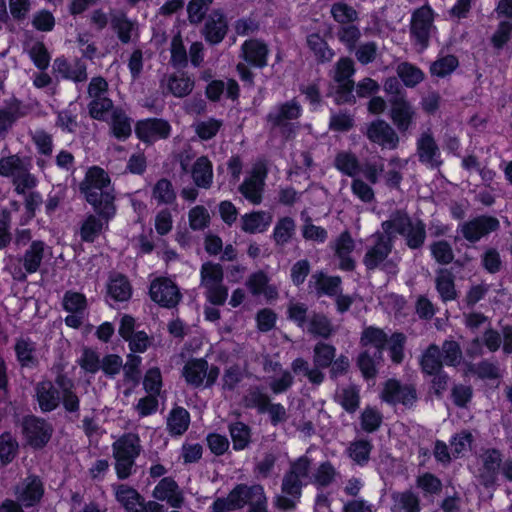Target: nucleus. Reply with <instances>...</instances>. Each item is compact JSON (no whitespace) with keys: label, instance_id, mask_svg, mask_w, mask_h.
<instances>
[{"label":"nucleus","instance_id":"obj_27","mask_svg":"<svg viewBox=\"0 0 512 512\" xmlns=\"http://www.w3.org/2000/svg\"><path fill=\"white\" fill-rule=\"evenodd\" d=\"M435 288L444 303L454 301L458 297L453 273L446 268L436 271Z\"/></svg>","mask_w":512,"mask_h":512},{"label":"nucleus","instance_id":"obj_2","mask_svg":"<svg viewBox=\"0 0 512 512\" xmlns=\"http://www.w3.org/2000/svg\"><path fill=\"white\" fill-rule=\"evenodd\" d=\"M311 461L302 456L290 464L289 470L282 479V495H277L274 505L282 511H292L296 508L302 495L303 480L308 477Z\"/></svg>","mask_w":512,"mask_h":512},{"label":"nucleus","instance_id":"obj_53","mask_svg":"<svg viewBox=\"0 0 512 512\" xmlns=\"http://www.w3.org/2000/svg\"><path fill=\"white\" fill-rule=\"evenodd\" d=\"M307 45L320 62H328L334 56V52L328 47L327 43L319 34L314 33L308 35Z\"/></svg>","mask_w":512,"mask_h":512},{"label":"nucleus","instance_id":"obj_17","mask_svg":"<svg viewBox=\"0 0 512 512\" xmlns=\"http://www.w3.org/2000/svg\"><path fill=\"white\" fill-rule=\"evenodd\" d=\"M382 398L391 404L401 403L412 407L417 401V392L412 385H401L399 381L390 379L385 384Z\"/></svg>","mask_w":512,"mask_h":512},{"label":"nucleus","instance_id":"obj_22","mask_svg":"<svg viewBox=\"0 0 512 512\" xmlns=\"http://www.w3.org/2000/svg\"><path fill=\"white\" fill-rule=\"evenodd\" d=\"M391 119L400 132L407 131L415 117V110L405 96L391 97Z\"/></svg>","mask_w":512,"mask_h":512},{"label":"nucleus","instance_id":"obj_11","mask_svg":"<svg viewBox=\"0 0 512 512\" xmlns=\"http://www.w3.org/2000/svg\"><path fill=\"white\" fill-rule=\"evenodd\" d=\"M500 222L492 216H479L460 225L462 236L469 242L475 243L482 237L498 230Z\"/></svg>","mask_w":512,"mask_h":512},{"label":"nucleus","instance_id":"obj_55","mask_svg":"<svg viewBox=\"0 0 512 512\" xmlns=\"http://www.w3.org/2000/svg\"><path fill=\"white\" fill-rule=\"evenodd\" d=\"M434 260L441 265H448L454 259V251L451 244L446 240L434 241L429 246Z\"/></svg>","mask_w":512,"mask_h":512},{"label":"nucleus","instance_id":"obj_32","mask_svg":"<svg viewBox=\"0 0 512 512\" xmlns=\"http://www.w3.org/2000/svg\"><path fill=\"white\" fill-rule=\"evenodd\" d=\"M192 178L196 186L208 189L212 185V163L206 156L199 157L192 167Z\"/></svg>","mask_w":512,"mask_h":512},{"label":"nucleus","instance_id":"obj_6","mask_svg":"<svg viewBox=\"0 0 512 512\" xmlns=\"http://www.w3.org/2000/svg\"><path fill=\"white\" fill-rule=\"evenodd\" d=\"M302 107L298 101L292 99L274 107L266 120L272 128H279L282 135L289 138L294 133V125L290 123L301 116Z\"/></svg>","mask_w":512,"mask_h":512},{"label":"nucleus","instance_id":"obj_62","mask_svg":"<svg viewBox=\"0 0 512 512\" xmlns=\"http://www.w3.org/2000/svg\"><path fill=\"white\" fill-rule=\"evenodd\" d=\"M103 223L95 215H89L83 222L80 229L82 241L93 242L101 233Z\"/></svg>","mask_w":512,"mask_h":512},{"label":"nucleus","instance_id":"obj_56","mask_svg":"<svg viewBox=\"0 0 512 512\" xmlns=\"http://www.w3.org/2000/svg\"><path fill=\"white\" fill-rule=\"evenodd\" d=\"M388 341L386 333L375 327H368L364 329L361 336V344L363 346H372V350H381L383 353V349Z\"/></svg>","mask_w":512,"mask_h":512},{"label":"nucleus","instance_id":"obj_48","mask_svg":"<svg viewBox=\"0 0 512 512\" xmlns=\"http://www.w3.org/2000/svg\"><path fill=\"white\" fill-rule=\"evenodd\" d=\"M28 163H30L28 158L20 157L18 154L2 157L0 158V176L11 179Z\"/></svg>","mask_w":512,"mask_h":512},{"label":"nucleus","instance_id":"obj_58","mask_svg":"<svg viewBox=\"0 0 512 512\" xmlns=\"http://www.w3.org/2000/svg\"><path fill=\"white\" fill-rule=\"evenodd\" d=\"M141 363L142 358L140 356L133 353L127 355L126 363L122 366L124 381L132 383L133 386L139 384L141 379Z\"/></svg>","mask_w":512,"mask_h":512},{"label":"nucleus","instance_id":"obj_30","mask_svg":"<svg viewBox=\"0 0 512 512\" xmlns=\"http://www.w3.org/2000/svg\"><path fill=\"white\" fill-rule=\"evenodd\" d=\"M116 500L127 512H139L144 497L133 487L126 484L115 486Z\"/></svg>","mask_w":512,"mask_h":512},{"label":"nucleus","instance_id":"obj_43","mask_svg":"<svg viewBox=\"0 0 512 512\" xmlns=\"http://www.w3.org/2000/svg\"><path fill=\"white\" fill-rule=\"evenodd\" d=\"M394 507L404 512H420V498L411 490L397 492L392 495Z\"/></svg>","mask_w":512,"mask_h":512},{"label":"nucleus","instance_id":"obj_40","mask_svg":"<svg viewBox=\"0 0 512 512\" xmlns=\"http://www.w3.org/2000/svg\"><path fill=\"white\" fill-rule=\"evenodd\" d=\"M443 364L440 347L436 344L429 345L423 352L420 360L422 371L428 375H432L433 373L443 370Z\"/></svg>","mask_w":512,"mask_h":512},{"label":"nucleus","instance_id":"obj_1","mask_svg":"<svg viewBox=\"0 0 512 512\" xmlns=\"http://www.w3.org/2000/svg\"><path fill=\"white\" fill-rule=\"evenodd\" d=\"M381 228L392 237L393 242L396 235L402 236L406 246L411 250L422 249L427 238L425 223L421 219L413 220L401 209L393 211L389 218L381 223Z\"/></svg>","mask_w":512,"mask_h":512},{"label":"nucleus","instance_id":"obj_33","mask_svg":"<svg viewBox=\"0 0 512 512\" xmlns=\"http://www.w3.org/2000/svg\"><path fill=\"white\" fill-rule=\"evenodd\" d=\"M208 369V362L205 359L189 360L183 368V376L188 384L199 387L204 383Z\"/></svg>","mask_w":512,"mask_h":512},{"label":"nucleus","instance_id":"obj_24","mask_svg":"<svg viewBox=\"0 0 512 512\" xmlns=\"http://www.w3.org/2000/svg\"><path fill=\"white\" fill-rule=\"evenodd\" d=\"M268 53V46L259 39L246 40L241 46L242 57L248 64L254 67H265L267 65Z\"/></svg>","mask_w":512,"mask_h":512},{"label":"nucleus","instance_id":"obj_45","mask_svg":"<svg viewBox=\"0 0 512 512\" xmlns=\"http://www.w3.org/2000/svg\"><path fill=\"white\" fill-rule=\"evenodd\" d=\"M201 286L209 287L223 283V268L218 263L205 262L200 269Z\"/></svg>","mask_w":512,"mask_h":512},{"label":"nucleus","instance_id":"obj_29","mask_svg":"<svg viewBox=\"0 0 512 512\" xmlns=\"http://www.w3.org/2000/svg\"><path fill=\"white\" fill-rule=\"evenodd\" d=\"M55 70L64 78L74 82H85L88 78L87 66L81 60H76L74 64H69L64 58H57L54 61Z\"/></svg>","mask_w":512,"mask_h":512},{"label":"nucleus","instance_id":"obj_18","mask_svg":"<svg viewBox=\"0 0 512 512\" xmlns=\"http://www.w3.org/2000/svg\"><path fill=\"white\" fill-rule=\"evenodd\" d=\"M265 178L266 170L262 167H255L250 176L239 186L238 190L247 201L253 205H258L262 202Z\"/></svg>","mask_w":512,"mask_h":512},{"label":"nucleus","instance_id":"obj_46","mask_svg":"<svg viewBox=\"0 0 512 512\" xmlns=\"http://www.w3.org/2000/svg\"><path fill=\"white\" fill-rule=\"evenodd\" d=\"M80 187H92L93 189L99 187L104 188V190L114 191L108 174L99 167H92L87 171L85 179L80 184Z\"/></svg>","mask_w":512,"mask_h":512},{"label":"nucleus","instance_id":"obj_4","mask_svg":"<svg viewBox=\"0 0 512 512\" xmlns=\"http://www.w3.org/2000/svg\"><path fill=\"white\" fill-rule=\"evenodd\" d=\"M141 451V440L136 433H124L112 444L115 470L119 479H127L133 473L136 458Z\"/></svg>","mask_w":512,"mask_h":512},{"label":"nucleus","instance_id":"obj_63","mask_svg":"<svg viewBox=\"0 0 512 512\" xmlns=\"http://www.w3.org/2000/svg\"><path fill=\"white\" fill-rule=\"evenodd\" d=\"M331 14L334 20L340 24H349L358 19L357 11L344 2L333 4Z\"/></svg>","mask_w":512,"mask_h":512},{"label":"nucleus","instance_id":"obj_39","mask_svg":"<svg viewBox=\"0 0 512 512\" xmlns=\"http://www.w3.org/2000/svg\"><path fill=\"white\" fill-rule=\"evenodd\" d=\"M372 449L373 444L371 441L367 439H357L349 444L346 452L355 464L365 466L370 460Z\"/></svg>","mask_w":512,"mask_h":512},{"label":"nucleus","instance_id":"obj_52","mask_svg":"<svg viewBox=\"0 0 512 512\" xmlns=\"http://www.w3.org/2000/svg\"><path fill=\"white\" fill-rule=\"evenodd\" d=\"M296 225L292 218L283 217L275 225L273 238L277 245H285L295 234Z\"/></svg>","mask_w":512,"mask_h":512},{"label":"nucleus","instance_id":"obj_36","mask_svg":"<svg viewBox=\"0 0 512 512\" xmlns=\"http://www.w3.org/2000/svg\"><path fill=\"white\" fill-rule=\"evenodd\" d=\"M312 279L319 297L322 295L334 297L342 291V280L339 276H327L323 272H317L312 275Z\"/></svg>","mask_w":512,"mask_h":512},{"label":"nucleus","instance_id":"obj_23","mask_svg":"<svg viewBox=\"0 0 512 512\" xmlns=\"http://www.w3.org/2000/svg\"><path fill=\"white\" fill-rule=\"evenodd\" d=\"M152 496L159 501H166L173 508H180L184 502L182 491L171 477L162 478L155 486Z\"/></svg>","mask_w":512,"mask_h":512},{"label":"nucleus","instance_id":"obj_21","mask_svg":"<svg viewBox=\"0 0 512 512\" xmlns=\"http://www.w3.org/2000/svg\"><path fill=\"white\" fill-rule=\"evenodd\" d=\"M171 126L163 119L149 118L136 124L135 132L139 139L145 142H153L165 139L170 135Z\"/></svg>","mask_w":512,"mask_h":512},{"label":"nucleus","instance_id":"obj_47","mask_svg":"<svg viewBox=\"0 0 512 512\" xmlns=\"http://www.w3.org/2000/svg\"><path fill=\"white\" fill-rule=\"evenodd\" d=\"M152 199L158 205L172 204L176 200V192L171 181L166 178L158 180L152 189Z\"/></svg>","mask_w":512,"mask_h":512},{"label":"nucleus","instance_id":"obj_7","mask_svg":"<svg viewBox=\"0 0 512 512\" xmlns=\"http://www.w3.org/2000/svg\"><path fill=\"white\" fill-rule=\"evenodd\" d=\"M436 30L434 12L430 6L424 5L416 9L411 17L410 33L421 50L428 47L431 34Z\"/></svg>","mask_w":512,"mask_h":512},{"label":"nucleus","instance_id":"obj_49","mask_svg":"<svg viewBox=\"0 0 512 512\" xmlns=\"http://www.w3.org/2000/svg\"><path fill=\"white\" fill-rule=\"evenodd\" d=\"M308 332L314 336L328 339L334 332L331 321L324 314L314 313L309 319Z\"/></svg>","mask_w":512,"mask_h":512},{"label":"nucleus","instance_id":"obj_34","mask_svg":"<svg viewBox=\"0 0 512 512\" xmlns=\"http://www.w3.org/2000/svg\"><path fill=\"white\" fill-rule=\"evenodd\" d=\"M334 166L342 174L355 178L362 170L358 157L350 151H340L334 158Z\"/></svg>","mask_w":512,"mask_h":512},{"label":"nucleus","instance_id":"obj_35","mask_svg":"<svg viewBox=\"0 0 512 512\" xmlns=\"http://www.w3.org/2000/svg\"><path fill=\"white\" fill-rule=\"evenodd\" d=\"M190 425V414L183 407L173 408L167 417V430L172 436L183 435Z\"/></svg>","mask_w":512,"mask_h":512},{"label":"nucleus","instance_id":"obj_16","mask_svg":"<svg viewBox=\"0 0 512 512\" xmlns=\"http://www.w3.org/2000/svg\"><path fill=\"white\" fill-rule=\"evenodd\" d=\"M111 29L122 44H129L139 39V24L130 19L125 12L118 11L110 16Z\"/></svg>","mask_w":512,"mask_h":512},{"label":"nucleus","instance_id":"obj_10","mask_svg":"<svg viewBox=\"0 0 512 512\" xmlns=\"http://www.w3.org/2000/svg\"><path fill=\"white\" fill-rule=\"evenodd\" d=\"M81 193L84 194L86 201L91 204L94 210L104 219L108 220L115 214L113 191L97 187H80Z\"/></svg>","mask_w":512,"mask_h":512},{"label":"nucleus","instance_id":"obj_3","mask_svg":"<svg viewBox=\"0 0 512 512\" xmlns=\"http://www.w3.org/2000/svg\"><path fill=\"white\" fill-rule=\"evenodd\" d=\"M394 248L392 237L384 230L376 232L371 236L370 243L366 246L363 256V265L366 270H382L388 274L395 275L398 272L397 263L389 256Z\"/></svg>","mask_w":512,"mask_h":512},{"label":"nucleus","instance_id":"obj_59","mask_svg":"<svg viewBox=\"0 0 512 512\" xmlns=\"http://www.w3.org/2000/svg\"><path fill=\"white\" fill-rule=\"evenodd\" d=\"M459 66V61L454 55H445L439 57L431 64L430 72L437 77H446L450 75Z\"/></svg>","mask_w":512,"mask_h":512},{"label":"nucleus","instance_id":"obj_41","mask_svg":"<svg viewBox=\"0 0 512 512\" xmlns=\"http://www.w3.org/2000/svg\"><path fill=\"white\" fill-rule=\"evenodd\" d=\"M336 357V348L325 342H318L313 348V364L319 370L329 368Z\"/></svg>","mask_w":512,"mask_h":512},{"label":"nucleus","instance_id":"obj_38","mask_svg":"<svg viewBox=\"0 0 512 512\" xmlns=\"http://www.w3.org/2000/svg\"><path fill=\"white\" fill-rule=\"evenodd\" d=\"M291 369L296 375L302 374L313 385H321L324 382L325 374L313 364L310 366L309 362L302 357H298L291 363Z\"/></svg>","mask_w":512,"mask_h":512},{"label":"nucleus","instance_id":"obj_51","mask_svg":"<svg viewBox=\"0 0 512 512\" xmlns=\"http://www.w3.org/2000/svg\"><path fill=\"white\" fill-rule=\"evenodd\" d=\"M270 397L260 387H251L243 397V404L246 408H255L259 413H265L270 402Z\"/></svg>","mask_w":512,"mask_h":512},{"label":"nucleus","instance_id":"obj_19","mask_svg":"<svg viewBox=\"0 0 512 512\" xmlns=\"http://www.w3.org/2000/svg\"><path fill=\"white\" fill-rule=\"evenodd\" d=\"M501 464L502 456L498 450L488 449L483 453L478 477L484 487L491 488L496 485Z\"/></svg>","mask_w":512,"mask_h":512},{"label":"nucleus","instance_id":"obj_12","mask_svg":"<svg viewBox=\"0 0 512 512\" xmlns=\"http://www.w3.org/2000/svg\"><path fill=\"white\" fill-rule=\"evenodd\" d=\"M416 147L418 159L422 164L431 169L439 168L442 165L440 148L430 130L421 133Z\"/></svg>","mask_w":512,"mask_h":512},{"label":"nucleus","instance_id":"obj_5","mask_svg":"<svg viewBox=\"0 0 512 512\" xmlns=\"http://www.w3.org/2000/svg\"><path fill=\"white\" fill-rule=\"evenodd\" d=\"M231 501L237 509L248 505L247 512H267V497L262 485L238 484L231 491Z\"/></svg>","mask_w":512,"mask_h":512},{"label":"nucleus","instance_id":"obj_15","mask_svg":"<svg viewBox=\"0 0 512 512\" xmlns=\"http://www.w3.org/2000/svg\"><path fill=\"white\" fill-rule=\"evenodd\" d=\"M44 487L38 476L29 475L15 488V495L24 507L29 508L38 504L43 497Z\"/></svg>","mask_w":512,"mask_h":512},{"label":"nucleus","instance_id":"obj_14","mask_svg":"<svg viewBox=\"0 0 512 512\" xmlns=\"http://www.w3.org/2000/svg\"><path fill=\"white\" fill-rule=\"evenodd\" d=\"M228 22L224 13L217 9L213 10L206 18L201 34L210 45H218L226 37Z\"/></svg>","mask_w":512,"mask_h":512},{"label":"nucleus","instance_id":"obj_13","mask_svg":"<svg viewBox=\"0 0 512 512\" xmlns=\"http://www.w3.org/2000/svg\"><path fill=\"white\" fill-rule=\"evenodd\" d=\"M46 245L41 240L33 241L24 255L19 259L25 271L21 268L15 269L13 278L18 281L26 280V273L32 274L38 271L44 258Z\"/></svg>","mask_w":512,"mask_h":512},{"label":"nucleus","instance_id":"obj_60","mask_svg":"<svg viewBox=\"0 0 512 512\" xmlns=\"http://www.w3.org/2000/svg\"><path fill=\"white\" fill-rule=\"evenodd\" d=\"M397 74L407 87L416 86L424 78V74L419 68L407 62L398 65Z\"/></svg>","mask_w":512,"mask_h":512},{"label":"nucleus","instance_id":"obj_54","mask_svg":"<svg viewBox=\"0 0 512 512\" xmlns=\"http://www.w3.org/2000/svg\"><path fill=\"white\" fill-rule=\"evenodd\" d=\"M441 359L447 366H458L462 361V350L455 340H445L440 347Z\"/></svg>","mask_w":512,"mask_h":512},{"label":"nucleus","instance_id":"obj_20","mask_svg":"<svg viewBox=\"0 0 512 512\" xmlns=\"http://www.w3.org/2000/svg\"><path fill=\"white\" fill-rule=\"evenodd\" d=\"M367 138L382 147L395 149L399 143V137L394 129L384 120L371 122L366 130Z\"/></svg>","mask_w":512,"mask_h":512},{"label":"nucleus","instance_id":"obj_26","mask_svg":"<svg viewBox=\"0 0 512 512\" xmlns=\"http://www.w3.org/2000/svg\"><path fill=\"white\" fill-rule=\"evenodd\" d=\"M355 248V242L348 231L342 232L335 241V255L340 259V268L352 271L355 268V261L350 254Z\"/></svg>","mask_w":512,"mask_h":512},{"label":"nucleus","instance_id":"obj_42","mask_svg":"<svg viewBox=\"0 0 512 512\" xmlns=\"http://www.w3.org/2000/svg\"><path fill=\"white\" fill-rule=\"evenodd\" d=\"M193 88L194 81L185 74H172L168 78L167 89L175 97H185L192 92Z\"/></svg>","mask_w":512,"mask_h":512},{"label":"nucleus","instance_id":"obj_9","mask_svg":"<svg viewBox=\"0 0 512 512\" xmlns=\"http://www.w3.org/2000/svg\"><path fill=\"white\" fill-rule=\"evenodd\" d=\"M21 428L27 443L34 448L45 446L53 432L49 423L35 416L24 417Z\"/></svg>","mask_w":512,"mask_h":512},{"label":"nucleus","instance_id":"obj_25","mask_svg":"<svg viewBox=\"0 0 512 512\" xmlns=\"http://www.w3.org/2000/svg\"><path fill=\"white\" fill-rule=\"evenodd\" d=\"M36 398L43 412H50L57 408L60 401L59 391L49 380H43L35 386Z\"/></svg>","mask_w":512,"mask_h":512},{"label":"nucleus","instance_id":"obj_64","mask_svg":"<svg viewBox=\"0 0 512 512\" xmlns=\"http://www.w3.org/2000/svg\"><path fill=\"white\" fill-rule=\"evenodd\" d=\"M337 398L340 405L349 413H354L359 407V390L355 386L343 388Z\"/></svg>","mask_w":512,"mask_h":512},{"label":"nucleus","instance_id":"obj_31","mask_svg":"<svg viewBox=\"0 0 512 512\" xmlns=\"http://www.w3.org/2000/svg\"><path fill=\"white\" fill-rule=\"evenodd\" d=\"M383 361L381 350L366 349L359 354L357 365L366 379L374 378L377 374V367Z\"/></svg>","mask_w":512,"mask_h":512},{"label":"nucleus","instance_id":"obj_8","mask_svg":"<svg viewBox=\"0 0 512 512\" xmlns=\"http://www.w3.org/2000/svg\"><path fill=\"white\" fill-rule=\"evenodd\" d=\"M151 299L165 308H174L180 302L182 295L177 285L169 278L159 277L150 284Z\"/></svg>","mask_w":512,"mask_h":512},{"label":"nucleus","instance_id":"obj_61","mask_svg":"<svg viewBox=\"0 0 512 512\" xmlns=\"http://www.w3.org/2000/svg\"><path fill=\"white\" fill-rule=\"evenodd\" d=\"M268 281V276L263 271H258L250 275L247 286L253 295L265 293L266 295L272 296V293L276 294V291L267 286Z\"/></svg>","mask_w":512,"mask_h":512},{"label":"nucleus","instance_id":"obj_57","mask_svg":"<svg viewBox=\"0 0 512 512\" xmlns=\"http://www.w3.org/2000/svg\"><path fill=\"white\" fill-rule=\"evenodd\" d=\"M112 131L118 139H126L131 135L130 119L120 109H114L112 112Z\"/></svg>","mask_w":512,"mask_h":512},{"label":"nucleus","instance_id":"obj_28","mask_svg":"<svg viewBox=\"0 0 512 512\" xmlns=\"http://www.w3.org/2000/svg\"><path fill=\"white\" fill-rule=\"evenodd\" d=\"M272 222V217L265 211H254L241 216V230L249 233H262L266 231Z\"/></svg>","mask_w":512,"mask_h":512},{"label":"nucleus","instance_id":"obj_37","mask_svg":"<svg viewBox=\"0 0 512 512\" xmlns=\"http://www.w3.org/2000/svg\"><path fill=\"white\" fill-rule=\"evenodd\" d=\"M228 431L235 451H241L251 443V428L240 421L232 422L228 425Z\"/></svg>","mask_w":512,"mask_h":512},{"label":"nucleus","instance_id":"obj_44","mask_svg":"<svg viewBox=\"0 0 512 512\" xmlns=\"http://www.w3.org/2000/svg\"><path fill=\"white\" fill-rule=\"evenodd\" d=\"M31 164L28 163L13 178H11L14 191L19 195H25L27 191L34 189L38 180L35 175L30 172Z\"/></svg>","mask_w":512,"mask_h":512},{"label":"nucleus","instance_id":"obj_50","mask_svg":"<svg viewBox=\"0 0 512 512\" xmlns=\"http://www.w3.org/2000/svg\"><path fill=\"white\" fill-rule=\"evenodd\" d=\"M108 295L116 301H126L131 296V286L127 278L117 275L110 279L108 284Z\"/></svg>","mask_w":512,"mask_h":512}]
</instances>
